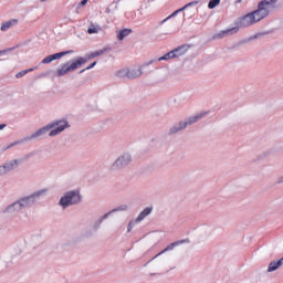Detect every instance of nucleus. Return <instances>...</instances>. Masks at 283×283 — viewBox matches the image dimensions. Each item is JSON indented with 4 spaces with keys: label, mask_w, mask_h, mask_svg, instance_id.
Masks as SVG:
<instances>
[{
    "label": "nucleus",
    "mask_w": 283,
    "mask_h": 283,
    "mask_svg": "<svg viewBox=\"0 0 283 283\" xmlns=\"http://www.w3.org/2000/svg\"><path fill=\"white\" fill-rule=\"evenodd\" d=\"M189 239L175 241L170 243L167 248H165L163 251H160L157 255H155L151 260H156V258H159V255H163V253H167V251H174V249H176V247H180V244H189Z\"/></svg>",
    "instance_id": "nucleus-9"
},
{
    "label": "nucleus",
    "mask_w": 283,
    "mask_h": 283,
    "mask_svg": "<svg viewBox=\"0 0 283 283\" xmlns=\"http://www.w3.org/2000/svg\"><path fill=\"white\" fill-rule=\"evenodd\" d=\"M149 262H151V260H150V261H148V264H149Z\"/></svg>",
    "instance_id": "nucleus-44"
},
{
    "label": "nucleus",
    "mask_w": 283,
    "mask_h": 283,
    "mask_svg": "<svg viewBox=\"0 0 283 283\" xmlns=\"http://www.w3.org/2000/svg\"><path fill=\"white\" fill-rule=\"evenodd\" d=\"M29 72H34V69L23 70L15 74V78H23Z\"/></svg>",
    "instance_id": "nucleus-25"
},
{
    "label": "nucleus",
    "mask_w": 283,
    "mask_h": 283,
    "mask_svg": "<svg viewBox=\"0 0 283 283\" xmlns=\"http://www.w3.org/2000/svg\"><path fill=\"white\" fill-rule=\"evenodd\" d=\"M233 34H238V28H230L213 35V39H224V36H233Z\"/></svg>",
    "instance_id": "nucleus-12"
},
{
    "label": "nucleus",
    "mask_w": 283,
    "mask_h": 283,
    "mask_svg": "<svg viewBox=\"0 0 283 283\" xmlns=\"http://www.w3.org/2000/svg\"><path fill=\"white\" fill-rule=\"evenodd\" d=\"M72 50L70 51H63V52H60V53H54V54H51V59L53 61H59V59H63V56H67V54H72Z\"/></svg>",
    "instance_id": "nucleus-22"
},
{
    "label": "nucleus",
    "mask_w": 283,
    "mask_h": 283,
    "mask_svg": "<svg viewBox=\"0 0 283 283\" xmlns=\"http://www.w3.org/2000/svg\"><path fill=\"white\" fill-rule=\"evenodd\" d=\"M129 165H132V154L123 153L115 159L109 169L111 171H120V169H125Z\"/></svg>",
    "instance_id": "nucleus-7"
},
{
    "label": "nucleus",
    "mask_w": 283,
    "mask_h": 283,
    "mask_svg": "<svg viewBox=\"0 0 283 283\" xmlns=\"http://www.w3.org/2000/svg\"><path fill=\"white\" fill-rule=\"evenodd\" d=\"M12 147H14V145H12V143L7 147V149H10V148H12Z\"/></svg>",
    "instance_id": "nucleus-39"
},
{
    "label": "nucleus",
    "mask_w": 283,
    "mask_h": 283,
    "mask_svg": "<svg viewBox=\"0 0 283 283\" xmlns=\"http://www.w3.org/2000/svg\"><path fill=\"white\" fill-rule=\"evenodd\" d=\"M101 30H103V28H101V25L91 23V25L87 29V33L88 34H98L101 32Z\"/></svg>",
    "instance_id": "nucleus-21"
},
{
    "label": "nucleus",
    "mask_w": 283,
    "mask_h": 283,
    "mask_svg": "<svg viewBox=\"0 0 283 283\" xmlns=\"http://www.w3.org/2000/svg\"><path fill=\"white\" fill-rule=\"evenodd\" d=\"M8 172L3 166H0V176H6Z\"/></svg>",
    "instance_id": "nucleus-33"
},
{
    "label": "nucleus",
    "mask_w": 283,
    "mask_h": 283,
    "mask_svg": "<svg viewBox=\"0 0 283 283\" xmlns=\"http://www.w3.org/2000/svg\"><path fill=\"white\" fill-rule=\"evenodd\" d=\"M119 78H128V69H123L117 72Z\"/></svg>",
    "instance_id": "nucleus-26"
},
{
    "label": "nucleus",
    "mask_w": 283,
    "mask_h": 283,
    "mask_svg": "<svg viewBox=\"0 0 283 283\" xmlns=\"http://www.w3.org/2000/svg\"><path fill=\"white\" fill-rule=\"evenodd\" d=\"M273 10H277V0H261L258 3V9L252 11L256 23H260L263 19H266Z\"/></svg>",
    "instance_id": "nucleus-4"
},
{
    "label": "nucleus",
    "mask_w": 283,
    "mask_h": 283,
    "mask_svg": "<svg viewBox=\"0 0 283 283\" xmlns=\"http://www.w3.org/2000/svg\"><path fill=\"white\" fill-rule=\"evenodd\" d=\"M221 0H210L208 3L209 10H213V8H217V6H220Z\"/></svg>",
    "instance_id": "nucleus-27"
},
{
    "label": "nucleus",
    "mask_w": 283,
    "mask_h": 283,
    "mask_svg": "<svg viewBox=\"0 0 283 283\" xmlns=\"http://www.w3.org/2000/svg\"><path fill=\"white\" fill-rule=\"evenodd\" d=\"M154 63H158V59L150 60L142 65V67H148V65H154Z\"/></svg>",
    "instance_id": "nucleus-30"
},
{
    "label": "nucleus",
    "mask_w": 283,
    "mask_h": 283,
    "mask_svg": "<svg viewBox=\"0 0 283 283\" xmlns=\"http://www.w3.org/2000/svg\"><path fill=\"white\" fill-rule=\"evenodd\" d=\"M133 229H134V221H130V222H128V226H127V232L132 233Z\"/></svg>",
    "instance_id": "nucleus-31"
},
{
    "label": "nucleus",
    "mask_w": 283,
    "mask_h": 283,
    "mask_svg": "<svg viewBox=\"0 0 283 283\" xmlns=\"http://www.w3.org/2000/svg\"><path fill=\"white\" fill-rule=\"evenodd\" d=\"M105 52H107V49L95 51V52L88 54L86 59L80 56L71 63L66 62V63L62 64V66L60 69L56 70L55 76L61 78V76H65L66 74H70V72H74V70H78V67H81V65H85V63H87L88 61H92V59H96V56H101V55L105 54Z\"/></svg>",
    "instance_id": "nucleus-3"
},
{
    "label": "nucleus",
    "mask_w": 283,
    "mask_h": 283,
    "mask_svg": "<svg viewBox=\"0 0 283 283\" xmlns=\"http://www.w3.org/2000/svg\"><path fill=\"white\" fill-rule=\"evenodd\" d=\"M132 29H123L120 31L117 32V39L118 41H124L126 39V36H129V34H132Z\"/></svg>",
    "instance_id": "nucleus-20"
},
{
    "label": "nucleus",
    "mask_w": 283,
    "mask_h": 283,
    "mask_svg": "<svg viewBox=\"0 0 283 283\" xmlns=\"http://www.w3.org/2000/svg\"><path fill=\"white\" fill-rule=\"evenodd\" d=\"M17 23H19V20H18V19L9 20V21L3 22V23L1 24L0 30H1L2 32H6L7 30H10V28H12V25H17Z\"/></svg>",
    "instance_id": "nucleus-19"
},
{
    "label": "nucleus",
    "mask_w": 283,
    "mask_h": 283,
    "mask_svg": "<svg viewBox=\"0 0 283 283\" xmlns=\"http://www.w3.org/2000/svg\"><path fill=\"white\" fill-rule=\"evenodd\" d=\"M111 216H112V212H106L105 214L99 217L97 220H95L93 223L94 231H98V229H101V224H103V221L107 220V218H109Z\"/></svg>",
    "instance_id": "nucleus-15"
},
{
    "label": "nucleus",
    "mask_w": 283,
    "mask_h": 283,
    "mask_svg": "<svg viewBox=\"0 0 283 283\" xmlns=\"http://www.w3.org/2000/svg\"><path fill=\"white\" fill-rule=\"evenodd\" d=\"M280 266H283V256L279 261H271L268 265V273H273V271H277Z\"/></svg>",
    "instance_id": "nucleus-16"
},
{
    "label": "nucleus",
    "mask_w": 283,
    "mask_h": 283,
    "mask_svg": "<svg viewBox=\"0 0 283 283\" xmlns=\"http://www.w3.org/2000/svg\"><path fill=\"white\" fill-rule=\"evenodd\" d=\"M32 156H34V153H29L24 156L25 160H28V158H32Z\"/></svg>",
    "instance_id": "nucleus-35"
},
{
    "label": "nucleus",
    "mask_w": 283,
    "mask_h": 283,
    "mask_svg": "<svg viewBox=\"0 0 283 283\" xmlns=\"http://www.w3.org/2000/svg\"><path fill=\"white\" fill-rule=\"evenodd\" d=\"M192 6H198V1L189 2L186 6H184L182 8L176 10L170 15H168L166 19L161 20L159 22V25H163V23H166V21H169V19H174V17H176L179 12H184V10H187V8H191Z\"/></svg>",
    "instance_id": "nucleus-11"
},
{
    "label": "nucleus",
    "mask_w": 283,
    "mask_h": 283,
    "mask_svg": "<svg viewBox=\"0 0 283 283\" xmlns=\"http://www.w3.org/2000/svg\"><path fill=\"white\" fill-rule=\"evenodd\" d=\"M48 195V189H41L36 190L35 192L22 197L18 200H15L13 203L7 206L3 210L2 213H9L10 216L14 213H19L20 211H23V209H30V207H34L43 196Z\"/></svg>",
    "instance_id": "nucleus-2"
},
{
    "label": "nucleus",
    "mask_w": 283,
    "mask_h": 283,
    "mask_svg": "<svg viewBox=\"0 0 283 283\" xmlns=\"http://www.w3.org/2000/svg\"><path fill=\"white\" fill-rule=\"evenodd\" d=\"M235 3H242V0H237Z\"/></svg>",
    "instance_id": "nucleus-40"
},
{
    "label": "nucleus",
    "mask_w": 283,
    "mask_h": 283,
    "mask_svg": "<svg viewBox=\"0 0 283 283\" xmlns=\"http://www.w3.org/2000/svg\"><path fill=\"white\" fill-rule=\"evenodd\" d=\"M139 76H143V70L140 69H128V78L130 81H134V78H139Z\"/></svg>",
    "instance_id": "nucleus-18"
},
{
    "label": "nucleus",
    "mask_w": 283,
    "mask_h": 283,
    "mask_svg": "<svg viewBox=\"0 0 283 283\" xmlns=\"http://www.w3.org/2000/svg\"><path fill=\"white\" fill-rule=\"evenodd\" d=\"M12 51V49H9V50H2V51H0V56H1V54H6V52H11Z\"/></svg>",
    "instance_id": "nucleus-36"
},
{
    "label": "nucleus",
    "mask_w": 283,
    "mask_h": 283,
    "mask_svg": "<svg viewBox=\"0 0 283 283\" xmlns=\"http://www.w3.org/2000/svg\"><path fill=\"white\" fill-rule=\"evenodd\" d=\"M2 167H4V170L7 171V174H10V171H14V169L19 167V160L17 159L10 160L4 165H2Z\"/></svg>",
    "instance_id": "nucleus-14"
},
{
    "label": "nucleus",
    "mask_w": 283,
    "mask_h": 283,
    "mask_svg": "<svg viewBox=\"0 0 283 283\" xmlns=\"http://www.w3.org/2000/svg\"><path fill=\"white\" fill-rule=\"evenodd\" d=\"M4 127H8V124H0V132L3 130Z\"/></svg>",
    "instance_id": "nucleus-37"
},
{
    "label": "nucleus",
    "mask_w": 283,
    "mask_h": 283,
    "mask_svg": "<svg viewBox=\"0 0 283 283\" xmlns=\"http://www.w3.org/2000/svg\"><path fill=\"white\" fill-rule=\"evenodd\" d=\"M93 67H96V62L91 63L88 66L80 71V74H83V72H87V70H92Z\"/></svg>",
    "instance_id": "nucleus-29"
},
{
    "label": "nucleus",
    "mask_w": 283,
    "mask_h": 283,
    "mask_svg": "<svg viewBox=\"0 0 283 283\" xmlns=\"http://www.w3.org/2000/svg\"><path fill=\"white\" fill-rule=\"evenodd\" d=\"M69 127V120L56 119L39 128L33 134L23 137V140H29V143H32V140H41V138L45 137L48 133L50 138H54V136H59V134H62V132H65Z\"/></svg>",
    "instance_id": "nucleus-1"
},
{
    "label": "nucleus",
    "mask_w": 283,
    "mask_h": 283,
    "mask_svg": "<svg viewBox=\"0 0 283 283\" xmlns=\"http://www.w3.org/2000/svg\"><path fill=\"white\" fill-rule=\"evenodd\" d=\"M83 197L81 196L80 190H70L65 192L59 201L62 209H67V207H74L75 205H81Z\"/></svg>",
    "instance_id": "nucleus-6"
},
{
    "label": "nucleus",
    "mask_w": 283,
    "mask_h": 283,
    "mask_svg": "<svg viewBox=\"0 0 283 283\" xmlns=\"http://www.w3.org/2000/svg\"><path fill=\"white\" fill-rule=\"evenodd\" d=\"M207 116V113H199L193 116H189L188 118L180 120L179 123L171 126L168 130L169 136H174L175 134H178L179 132H185L186 127H189L191 125H196L199 120H202Z\"/></svg>",
    "instance_id": "nucleus-5"
},
{
    "label": "nucleus",
    "mask_w": 283,
    "mask_h": 283,
    "mask_svg": "<svg viewBox=\"0 0 283 283\" xmlns=\"http://www.w3.org/2000/svg\"><path fill=\"white\" fill-rule=\"evenodd\" d=\"M171 59H176V57L174 56L172 51L166 53L164 56L158 57V61H169V60H171Z\"/></svg>",
    "instance_id": "nucleus-23"
},
{
    "label": "nucleus",
    "mask_w": 283,
    "mask_h": 283,
    "mask_svg": "<svg viewBox=\"0 0 283 283\" xmlns=\"http://www.w3.org/2000/svg\"><path fill=\"white\" fill-rule=\"evenodd\" d=\"M150 275H156V273H151Z\"/></svg>",
    "instance_id": "nucleus-43"
},
{
    "label": "nucleus",
    "mask_w": 283,
    "mask_h": 283,
    "mask_svg": "<svg viewBox=\"0 0 283 283\" xmlns=\"http://www.w3.org/2000/svg\"><path fill=\"white\" fill-rule=\"evenodd\" d=\"M149 264V262L145 263V266H147Z\"/></svg>",
    "instance_id": "nucleus-42"
},
{
    "label": "nucleus",
    "mask_w": 283,
    "mask_h": 283,
    "mask_svg": "<svg viewBox=\"0 0 283 283\" xmlns=\"http://www.w3.org/2000/svg\"><path fill=\"white\" fill-rule=\"evenodd\" d=\"M189 50V45H181V46H178L176 48L175 50H172V55L175 59H178L180 56H184V54H187V51Z\"/></svg>",
    "instance_id": "nucleus-13"
},
{
    "label": "nucleus",
    "mask_w": 283,
    "mask_h": 283,
    "mask_svg": "<svg viewBox=\"0 0 283 283\" xmlns=\"http://www.w3.org/2000/svg\"><path fill=\"white\" fill-rule=\"evenodd\" d=\"M283 182V176L277 179V185H282Z\"/></svg>",
    "instance_id": "nucleus-38"
},
{
    "label": "nucleus",
    "mask_w": 283,
    "mask_h": 283,
    "mask_svg": "<svg viewBox=\"0 0 283 283\" xmlns=\"http://www.w3.org/2000/svg\"><path fill=\"white\" fill-rule=\"evenodd\" d=\"M83 6H87V0H82V1L78 3L77 8H83Z\"/></svg>",
    "instance_id": "nucleus-34"
},
{
    "label": "nucleus",
    "mask_w": 283,
    "mask_h": 283,
    "mask_svg": "<svg viewBox=\"0 0 283 283\" xmlns=\"http://www.w3.org/2000/svg\"><path fill=\"white\" fill-rule=\"evenodd\" d=\"M127 209H128L127 205H122L113 210H109L108 213H111L112 216V213H116L118 211H127Z\"/></svg>",
    "instance_id": "nucleus-24"
},
{
    "label": "nucleus",
    "mask_w": 283,
    "mask_h": 283,
    "mask_svg": "<svg viewBox=\"0 0 283 283\" xmlns=\"http://www.w3.org/2000/svg\"><path fill=\"white\" fill-rule=\"evenodd\" d=\"M45 1H48V0H41L42 3H45Z\"/></svg>",
    "instance_id": "nucleus-41"
},
{
    "label": "nucleus",
    "mask_w": 283,
    "mask_h": 283,
    "mask_svg": "<svg viewBox=\"0 0 283 283\" xmlns=\"http://www.w3.org/2000/svg\"><path fill=\"white\" fill-rule=\"evenodd\" d=\"M21 143H29V140H23V138H22L20 140L13 142L12 145H13V147H15V145H21Z\"/></svg>",
    "instance_id": "nucleus-32"
},
{
    "label": "nucleus",
    "mask_w": 283,
    "mask_h": 283,
    "mask_svg": "<svg viewBox=\"0 0 283 283\" xmlns=\"http://www.w3.org/2000/svg\"><path fill=\"white\" fill-rule=\"evenodd\" d=\"M154 211V207H147L145 208L136 218V222H143L144 218H147V216H150V213Z\"/></svg>",
    "instance_id": "nucleus-17"
},
{
    "label": "nucleus",
    "mask_w": 283,
    "mask_h": 283,
    "mask_svg": "<svg viewBox=\"0 0 283 283\" xmlns=\"http://www.w3.org/2000/svg\"><path fill=\"white\" fill-rule=\"evenodd\" d=\"M52 61H54V60H52V55H49V56L44 57V59L41 61V63H42L43 65H48L49 63H52Z\"/></svg>",
    "instance_id": "nucleus-28"
},
{
    "label": "nucleus",
    "mask_w": 283,
    "mask_h": 283,
    "mask_svg": "<svg viewBox=\"0 0 283 283\" xmlns=\"http://www.w3.org/2000/svg\"><path fill=\"white\" fill-rule=\"evenodd\" d=\"M254 23H258L255 20V17L252 12L237 19L234 28H238V32H240V28H249L251 25H254Z\"/></svg>",
    "instance_id": "nucleus-8"
},
{
    "label": "nucleus",
    "mask_w": 283,
    "mask_h": 283,
    "mask_svg": "<svg viewBox=\"0 0 283 283\" xmlns=\"http://www.w3.org/2000/svg\"><path fill=\"white\" fill-rule=\"evenodd\" d=\"M192 6H198V1L189 2L186 6H184L182 8L176 10L170 15H168L166 19L161 20L159 22V25H163V23H166V21H169V19H174V17H176L179 12H184V10H187V8H191Z\"/></svg>",
    "instance_id": "nucleus-10"
}]
</instances>
